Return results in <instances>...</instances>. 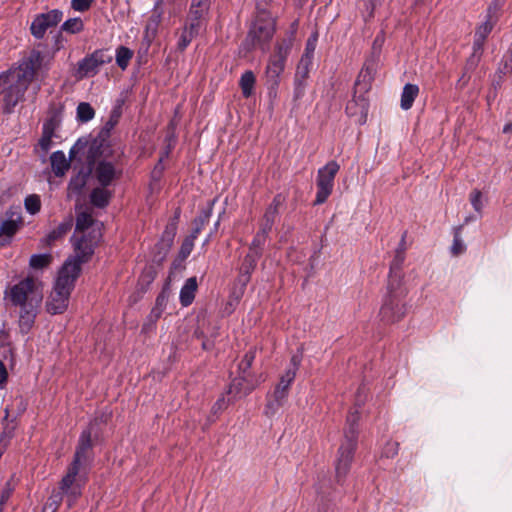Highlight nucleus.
<instances>
[{
    "label": "nucleus",
    "instance_id": "obj_60",
    "mask_svg": "<svg viewBox=\"0 0 512 512\" xmlns=\"http://www.w3.org/2000/svg\"><path fill=\"white\" fill-rule=\"evenodd\" d=\"M12 492L13 489L11 488L10 483H6V486L4 487L0 495V504L4 506L11 497Z\"/></svg>",
    "mask_w": 512,
    "mask_h": 512
},
{
    "label": "nucleus",
    "instance_id": "obj_61",
    "mask_svg": "<svg viewBox=\"0 0 512 512\" xmlns=\"http://www.w3.org/2000/svg\"><path fill=\"white\" fill-rule=\"evenodd\" d=\"M275 223L262 219L260 222V228L258 230L259 233L269 236V233L272 230V227Z\"/></svg>",
    "mask_w": 512,
    "mask_h": 512
},
{
    "label": "nucleus",
    "instance_id": "obj_63",
    "mask_svg": "<svg viewBox=\"0 0 512 512\" xmlns=\"http://www.w3.org/2000/svg\"><path fill=\"white\" fill-rule=\"evenodd\" d=\"M279 215V211H276L272 208H269L267 207L266 210H265V213L262 217V219H265V220H268V221H271L273 223H275L276 221V218L278 217Z\"/></svg>",
    "mask_w": 512,
    "mask_h": 512
},
{
    "label": "nucleus",
    "instance_id": "obj_8",
    "mask_svg": "<svg viewBox=\"0 0 512 512\" xmlns=\"http://www.w3.org/2000/svg\"><path fill=\"white\" fill-rule=\"evenodd\" d=\"M113 57L108 49H97L78 61L74 76L78 80L97 75L102 66L109 64Z\"/></svg>",
    "mask_w": 512,
    "mask_h": 512
},
{
    "label": "nucleus",
    "instance_id": "obj_28",
    "mask_svg": "<svg viewBox=\"0 0 512 512\" xmlns=\"http://www.w3.org/2000/svg\"><path fill=\"white\" fill-rule=\"evenodd\" d=\"M214 204V201H212L208 208L203 209L200 211L199 215L193 220V229L190 233L192 238H197L198 235L201 233L205 225L209 222V219L212 214V206Z\"/></svg>",
    "mask_w": 512,
    "mask_h": 512
},
{
    "label": "nucleus",
    "instance_id": "obj_34",
    "mask_svg": "<svg viewBox=\"0 0 512 512\" xmlns=\"http://www.w3.org/2000/svg\"><path fill=\"white\" fill-rule=\"evenodd\" d=\"M208 14V10L201 8H193V6H190L187 24H193L195 28L201 30L205 25Z\"/></svg>",
    "mask_w": 512,
    "mask_h": 512
},
{
    "label": "nucleus",
    "instance_id": "obj_6",
    "mask_svg": "<svg viewBox=\"0 0 512 512\" xmlns=\"http://www.w3.org/2000/svg\"><path fill=\"white\" fill-rule=\"evenodd\" d=\"M275 21L271 17H258L250 27L243 42L244 48L250 52L256 48L262 52L269 50L270 41L275 33Z\"/></svg>",
    "mask_w": 512,
    "mask_h": 512
},
{
    "label": "nucleus",
    "instance_id": "obj_59",
    "mask_svg": "<svg viewBox=\"0 0 512 512\" xmlns=\"http://www.w3.org/2000/svg\"><path fill=\"white\" fill-rule=\"evenodd\" d=\"M315 48L316 44L314 43V41H312V38H308L305 47V52L301 57H309V60H313Z\"/></svg>",
    "mask_w": 512,
    "mask_h": 512
},
{
    "label": "nucleus",
    "instance_id": "obj_64",
    "mask_svg": "<svg viewBox=\"0 0 512 512\" xmlns=\"http://www.w3.org/2000/svg\"><path fill=\"white\" fill-rule=\"evenodd\" d=\"M187 258H181V255H177V257L174 259L171 269L174 271H182L184 270V262Z\"/></svg>",
    "mask_w": 512,
    "mask_h": 512
},
{
    "label": "nucleus",
    "instance_id": "obj_62",
    "mask_svg": "<svg viewBox=\"0 0 512 512\" xmlns=\"http://www.w3.org/2000/svg\"><path fill=\"white\" fill-rule=\"evenodd\" d=\"M285 201V197L282 194H277L274 196L272 202L268 206L276 211H279V208L283 205Z\"/></svg>",
    "mask_w": 512,
    "mask_h": 512
},
{
    "label": "nucleus",
    "instance_id": "obj_9",
    "mask_svg": "<svg viewBox=\"0 0 512 512\" xmlns=\"http://www.w3.org/2000/svg\"><path fill=\"white\" fill-rule=\"evenodd\" d=\"M68 486H63L62 480L59 482L58 489H53L47 502L44 506V511L57 512L64 495L67 496L68 508H71L75 500L81 495L82 483L80 479H71V483H67Z\"/></svg>",
    "mask_w": 512,
    "mask_h": 512
},
{
    "label": "nucleus",
    "instance_id": "obj_4",
    "mask_svg": "<svg viewBox=\"0 0 512 512\" xmlns=\"http://www.w3.org/2000/svg\"><path fill=\"white\" fill-rule=\"evenodd\" d=\"M359 411L356 409L349 412L346 419V426L344 428L343 440L338 449V456L336 460V478L338 483L345 478L350 470L351 463L353 461L354 453L358 444V422H359Z\"/></svg>",
    "mask_w": 512,
    "mask_h": 512
},
{
    "label": "nucleus",
    "instance_id": "obj_26",
    "mask_svg": "<svg viewBox=\"0 0 512 512\" xmlns=\"http://www.w3.org/2000/svg\"><path fill=\"white\" fill-rule=\"evenodd\" d=\"M50 161L52 170L58 177L63 176L70 167V163L66 159L64 152L60 150L51 154Z\"/></svg>",
    "mask_w": 512,
    "mask_h": 512
},
{
    "label": "nucleus",
    "instance_id": "obj_13",
    "mask_svg": "<svg viewBox=\"0 0 512 512\" xmlns=\"http://www.w3.org/2000/svg\"><path fill=\"white\" fill-rule=\"evenodd\" d=\"M294 379L295 376H293V372H285L280 377L279 383L276 385L273 393V400L268 401L265 407L266 415L275 414V412L284 404Z\"/></svg>",
    "mask_w": 512,
    "mask_h": 512
},
{
    "label": "nucleus",
    "instance_id": "obj_39",
    "mask_svg": "<svg viewBox=\"0 0 512 512\" xmlns=\"http://www.w3.org/2000/svg\"><path fill=\"white\" fill-rule=\"evenodd\" d=\"M133 57V51L125 46H119L116 49V63L122 69L125 70L131 58Z\"/></svg>",
    "mask_w": 512,
    "mask_h": 512
},
{
    "label": "nucleus",
    "instance_id": "obj_3",
    "mask_svg": "<svg viewBox=\"0 0 512 512\" xmlns=\"http://www.w3.org/2000/svg\"><path fill=\"white\" fill-rule=\"evenodd\" d=\"M98 421L99 419L95 418L89 423V426L81 432L73 461L68 466L67 472L62 478L63 486H68L67 483H71V479H80V482L82 484L84 483L81 472L86 474L93 461L92 433L94 427L98 424Z\"/></svg>",
    "mask_w": 512,
    "mask_h": 512
},
{
    "label": "nucleus",
    "instance_id": "obj_10",
    "mask_svg": "<svg viewBox=\"0 0 512 512\" xmlns=\"http://www.w3.org/2000/svg\"><path fill=\"white\" fill-rule=\"evenodd\" d=\"M339 169V164L332 160L318 170L316 178L317 193L314 205H321L329 198L333 191L334 179Z\"/></svg>",
    "mask_w": 512,
    "mask_h": 512
},
{
    "label": "nucleus",
    "instance_id": "obj_24",
    "mask_svg": "<svg viewBox=\"0 0 512 512\" xmlns=\"http://www.w3.org/2000/svg\"><path fill=\"white\" fill-rule=\"evenodd\" d=\"M39 306H26L20 308L19 329L22 334H27L34 325Z\"/></svg>",
    "mask_w": 512,
    "mask_h": 512
},
{
    "label": "nucleus",
    "instance_id": "obj_20",
    "mask_svg": "<svg viewBox=\"0 0 512 512\" xmlns=\"http://www.w3.org/2000/svg\"><path fill=\"white\" fill-rule=\"evenodd\" d=\"M257 386L255 381L250 374H241L234 378L229 385L228 393L234 394L235 396H245L251 393Z\"/></svg>",
    "mask_w": 512,
    "mask_h": 512
},
{
    "label": "nucleus",
    "instance_id": "obj_46",
    "mask_svg": "<svg viewBox=\"0 0 512 512\" xmlns=\"http://www.w3.org/2000/svg\"><path fill=\"white\" fill-rule=\"evenodd\" d=\"M512 73V56L509 59L503 60L496 72L498 80L494 83L495 86H500L503 81V76Z\"/></svg>",
    "mask_w": 512,
    "mask_h": 512
},
{
    "label": "nucleus",
    "instance_id": "obj_25",
    "mask_svg": "<svg viewBox=\"0 0 512 512\" xmlns=\"http://www.w3.org/2000/svg\"><path fill=\"white\" fill-rule=\"evenodd\" d=\"M197 286L196 277H190L185 281L179 294V300L183 307H188L192 304L197 291Z\"/></svg>",
    "mask_w": 512,
    "mask_h": 512
},
{
    "label": "nucleus",
    "instance_id": "obj_43",
    "mask_svg": "<svg viewBox=\"0 0 512 512\" xmlns=\"http://www.w3.org/2000/svg\"><path fill=\"white\" fill-rule=\"evenodd\" d=\"M24 206L29 214H37L41 209L40 196L37 194L28 195L24 200Z\"/></svg>",
    "mask_w": 512,
    "mask_h": 512
},
{
    "label": "nucleus",
    "instance_id": "obj_56",
    "mask_svg": "<svg viewBox=\"0 0 512 512\" xmlns=\"http://www.w3.org/2000/svg\"><path fill=\"white\" fill-rule=\"evenodd\" d=\"M167 301H168L167 295L164 292H161L157 296L155 305L152 309L155 310L156 312L162 314L166 308Z\"/></svg>",
    "mask_w": 512,
    "mask_h": 512
},
{
    "label": "nucleus",
    "instance_id": "obj_1",
    "mask_svg": "<svg viewBox=\"0 0 512 512\" xmlns=\"http://www.w3.org/2000/svg\"><path fill=\"white\" fill-rule=\"evenodd\" d=\"M99 242V231H93L79 240L75 239L74 255L67 258L60 268L53 291L46 304L50 314H60L66 310L70 294L81 273L82 264L91 259Z\"/></svg>",
    "mask_w": 512,
    "mask_h": 512
},
{
    "label": "nucleus",
    "instance_id": "obj_12",
    "mask_svg": "<svg viewBox=\"0 0 512 512\" xmlns=\"http://www.w3.org/2000/svg\"><path fill=\"white\" fill-rule=\"evenodd\" d=\"M118 166L110 160L100 159L95 165L91 166L92 178L98 185L110 187L122 176V169Z\"/></svg>",
    "mask_w": 512,
    "mask_h": 512
},
{
    "label": "nucleus",
    "instance_id": "obj_38",
    "mask_svg": "<svg viewBox=\"0 0 512 512\" xmlns=\"http://www.w3.org/2000/svg\"><path fill=\"white\" fill-rule=\"evenodd\" d=\"M77 120L81 123H86L92 120L95 116V110L87 102H81L77 106Z\"/></svg>",
    "mask_w": 512,
    "mask_h": 512
},
{
    "label": "nucleus",
    "instance_id": "obj_23",
    "mask_svg": "<svg viewBox=\"0 0 512 512\" xmlns=\"http://www.w3.org/2000/svg\"><path fill=\"white\" fill-rule=\"evenodd\" d=\"M113 194V191L108 186L98 185L90 193V203L96 208H105L109 205Z\"/></svg>",
    "mask_w": 512,
    "mask_h": 512
},
{
    "label": "nucleus",
    "instance_id": "obj_33",
    "mask_svg": "<svg viewBox=\"0 0 512 512\" xmlns=\"http://www.w3.org/2000/svg\"><path fill=\"white\" fill-rule=\"evenodd\" d=\"M91 172V167H88L87 170L81 169L75 177L71 178L69 182V189L75 193H80L86 186Z\"/></svg>",
    "mask_w": 512,
    "mask_h": 512
},
{
    "label": "nucleus",
    "instance_id": "obj_36",
    "mask_svg": "<svg viewBox=\"0 0 512 512\" xmlns=\"http://www.w3.org/2000/svg\"><path fill=\"white\" fill-rule=\"evenodd\" d=\"M167 10L169 11V13H171L169 8H167L166 6H164L162 4H158V1H156L155 5L153 7V10H152V14L149 18L147 28L157 30L159 24L162 21V17L166 13Z\"/></svg>",
    "mask_w": 512,
    "mask_h": 512
},
{
    "label": "nucleus",
    "instance_id": "obj_49",
    "mask_svg": "<svg viewBox=\"0 0 512 512\" xmlns=\"http://www.w3.org/2000/svg\"><path fill=\"white\" fill-rule=\"evenodd\" d=\"M121 115L120 107H116L112 110L109 120L106 122L103 130L101 131V135L105 134V136L109 135V132L116 126L119 121Z\"/></svg>",
    "mask_w": 512,
    "mask_h": 512
},
{
    "label": "nucleus",
    "instance_id": "obj_37",
    "mask_svg": "<svg viewBox=\"0 0 512 512\" xmlns=\"http://www.w3.org/2000/svg\"><path fill=\"white\" fill-rule=\"evenodd\" d=\"M256 82L254 73L251 70L245 71L240 78V87L244 97L248 98L252 95Z\"/></svg>",
    "mask_w": 512,
    "mask_h": 512
},
{
    "label": "nucleus",
    "instance_id": "obj_5",
    "mask_svg": "<svg viewBox=\"0 0 512 512\" xmlns=\"http://www.w3.org/2000/svg\"><path fill=\"white\" fill-rule=\"evenodd\" d=\"M407 291L404 286L390 287L387 285V293L383 298L379 316L382 322L392 324L400 321L406 314Z\"/></svg>",
    "mask_w": 512,
    "mask_h": 512
},
{
    "label": "nucleus",
    "instance_id": "obj_48",
    "mask_svg": "<svg viewBox=\"0 0 512 512\" xmlns=\"http://www.w3.org/2000/svg\"><path fill=\"white\" fill-rule=\"evenodd\" d=\"M461 229H462V226H459L455 230L453 244L451 246V253L454 256H458V255L464 253L465 250H466V246H465V244L463 243V241H462V239L460 237V230Z\"/></svg>",
    "mask_w": 512,
    "mask_h": 512
},
{
    "label": "nucleus",
    "instance_id": "obj_16",
    "mask_svg": "<svg viewBox=\"0 0 512 512\" xmlns=\"http://www.w3.org/2000/svg\"><path fill=\"white\" fill-rule=\"evenodd\" d=\"M94 219L88 212H80L76 217V227L73 236L71 237L72 245L74 246L75 239L79 240L82 237L92 233L93 231H99L100 239L102 238L101 229L93 227Z\"/></svg>",
    "mask_w": 512,
    "mask_h": 512
},
{
    "label": "nucleus",
    "instance_id": "obj_15",
    "mask_svg": "<svg viewBox=\"0 0 512 512\" xmlns=\"http://www.w3.org/2000/svg\"><path fill=\"white\" fill-rule=\"evenodd\" d=\"M406 259V253H402V250H395L394 257L390 263L388 283L390 287L404 286L403 285V264Z\"/></svg>",
    "mask_w": 512,
    "mask_h": 512
},
{
    "label": "nucleus",
    "instance_id": "obj_29",
    "mask_svg": "<svg viewBox=\"0 0 512 512\" xmlns=\"http://www.w3.org/2000/svg\"><path fill=\"white\" fill-rule=\"evenodd\" d=\"M73 220L71 217L61 222L55 229H53L45 238L47 245H52L57 240L64 237L72 228Z\"/></svg>",
    "mask_w": 512,
    "mask_h": 512
},
{
    "label": "nucleus",
    "instance_id": "obj_51",
    "mask_svg": "<svg viewBox=\"0 0 512 512\" xmlns=\"http://www.w3.org/2000/svg\"><path fill=\"white\" fill-rule=\"evenodd\" d=\"M470 202L474 210L481 216L484 204L482 201V193L479 190L475 189L470 193Z\"/></svg>",
    "mask_w": 512,
    "mask_h": 512
},
{
    "label": "nucleus",
    "instance_id": "obj_57",
    "mask_svg": "<svg viewBox=\"0 0 512 512\" xmlns=\"http://www.w3.org/2000/svg\"><path fill=\"white\" fill-rule=\"evenodd\" d=\"M54 134L42 131V136L39 140V145L44 152H48L52 145V138Z\"/></svg>",
    "mask_w": 512,
    "mask_h": 512
},
{
    "label": "nucleus",
    "instance_id": "obj_54",
    "mask_svg": "<svg viewBox=\"0 0 512 512\" xmlns=\"http://www.w3.org/2000/svg\"><path fill=\"white\" fill-rule=\"evenodd\" d=\"M398 449H399L398 442L389 441L386 443L385 447L383 448L382 456L386 457V458H392L395 455H397Z\"/></svg>",
    "mask_w": 512,
    "mask_h": 512
},
{
    "label": "nucleus",
    "instance_id": "obj_42",
    "mask_svg": "<svg viewBox=\"0 0 512 512\" xmlns=\"http://www.w3.org/2000/svg\"><path fill=\"white\" fill-rule=\"evenodd\" d=\"M83 29H84V24H83V21L81 20V18H79V17L70 18V19L66 20L61 26L62 31H65V32H68L71 34L79 33Z\"/></svg>",
    "mask_w": 512,
    "mask_h": 512
},
{
    "label": "nucleus",
    "instance_id": "obj_7",
    "mask_svg": "<svg viewBox=\"0 0 512 512\" xmlns=\"http://www.w3.org/2000/svg\"><path fill=\"white\" fill-rule=\"evenodd\" d=\"M8 297L16 307L39 306L42 301V292L35 280L27 277L10 288Z\"/></svg>",
    "mask_w": 512,
    "mask_h": 512
},
{
    "label": "nucleus",
    "instance_id": "obj_31",
    "mask_svg": "<svg viewBox=\"0 0 512 512\" xmlns=\"http://www.w3.org/2000/svg\"><path fill=\"white\" fill-rule=\"evenodd\" d=\"M63 108H52L49 111V116L43 124L42 131L54 134L59 128L62 121Z\"/></svg>",
    "mask_w": 512,
    "mask_h": 512
},
{
    "label": "nucleus",
    "instance_id": "obj_18",
    "mask_svg": "<svg viewBox=\"0 0 512 512\" xmlns=\"http://www.w3.org/2000/svg\"><path fill=\"white\" fill-rule=\"evenodd\" d=\"M177 225L176 221H170L162 234L160 242L156 245V248L159 249L158 255L155 256V259L158 262H161L165 259L167 253L173 245L174 238L177 233Z\"/></svg>",
    "mask_w": 512,
    "mask_h": 512
},
{
    "label": "nucleus",
    "instance_id": "obj_44",
    "mask_svg": "<svg viewBox=\"0 0 512 512\" xmlns=\"http://www.w3.org/2000/svg\"><path fill=\"white\" fill-rule=\"evenodd\" d=\"M256 357V349L250 348L239 363L238 369L241 374H246L252 366Z\"/></svg>",
    "mask_w": 512,
    "mask_h": 512
},
{
    "label": "nucleus",
    "instance_id": "obj_22",
    "mask_svg": "<svg viewBox=\"0 0 512 512\" xmlns=\"http://www.w3.org/2000/svg\"><path fill=\"white\" fill-rule=\"evenodd\" d=\"M22 223L21 217L7 219L0 224V248L8 245Z\"/></svg>",
    "mask_w": 512,
    "mask_h": 512
},
{
    "label": "nucleus",
    "instance_id": "obj_52",
    "mask_svg": "<svg viewBox=\"0 0 512 512\" xmlns=\"http://www.w3.org/2000/svg\"><path fill=\"white\" fill-rule=\"evenodd\" d=\"M307 83L294 78L293 101L297 102L305 95Z\"/></svg>",
    "mask_w": 512,
    "mask_h": 512
},
{
    "label": "nucleus",
    "instance_id": "obj_35",
    "mask_svg": "<svg viewBox=\"0 0 512 512\" xmlns=\"http://www.w3.org/2000/svg\"><path fill=\"white\" fill-rule=\"evenodd\" d=\"M293 40L294 35L293 33H290L287 37L278 41L275 45V50L272 56L287 60V57L293 45Z\"/></svg>",
    "mask_w": 512,
    "mask_h": 512
},
{
    "label": "nucleus",
    "instance_id": "obj_53",
    "mask_svg": "<svg viewBox=\"0 0 512 512\" xmlns=\"http://www.w3.org/2000/svg\"><path fill=\"white\" fill-rule=\"evenodd\" d=\"M94 0H71V7L75 11L85 12L89 10Z\"/></svg>",
    "mask_w": 512,
    "mask_h": 512
},
{
    "label": "nucleus",
    "instance_id": "obj_21",
    "mask_svg": "<svg viewBox=\"0 0 512 512\" xmlns=\"http://www.w3.org/2000/svg\"><path fill=\"white\" fill-rule=\"evenodd\" d=\"M286 60L279 57L270 56L268 64L266 66L265 74L268 83L273 88H276L280 82V75L285 69Z\"/></svg>",
    "mask_w": 512,
    "mask_h": 512
},
{
    "label": "nucleus",
    "instance_id": "obj_11",
    "mask_svg": "<svg viewBox=\"0 0 512 512\" xmlns=\"http://www.w3.org/2000/svg\"><path fill=\"white\" fill-rule=\"evenodd\" d=\"M103 138L102 135L98 138L88 139L79 138L69 151L70 160L75 159L78 155H85L88 163V167H91L97 163L98 159H101V153L103 149Z\"/></svg>",
    "mask_w": 512,
    "mask_h": 512
},
{
    "label": "nucleus",
    "instance_id": "obj_27",
    "mask_svg": "<svg viewBox=\"0 0 512 512\" xmlns=\"http://www.w3.org/2000/svg\"><path fill=\"white\" fill-rule=\"evenodd\" d=\"M123 156L124 150L122 147H113L106 141L105 138H103V149L101 153V159L110 160L115 165H121Z\"/></svg>",
    "mask_w": 512,
    "mask_h": 512
},
{
    "label": "nucleus",
    "instance_id": "obj_14",
    "mask_svg": "<svg viewBox=\"0 0 512 512\" xmlns=\"http://www.w3.org/2000/svg\"><path fill=\"white\" fill-rule=\"evenodd\" d=\"M63 18V12L54 9L47 13L37 15L31 23V34L36 39H42L49 28H52L61 22Z\"/></svg>",
    "mask_w": 512,
    "mask_h": 512
},
{
    "label": "nucleus",
    "instance_id": "obj_47",
    "mask_svg": "<svg viewBox=\"0 0 512 512\" xmlns=\"http://www.w3.org/2000/svg\"><path fill=\"white\" fill-rule=\"evenodd\" d=\"M162 314L156 312L155 310L151 309L149 315L146 317L145 322L142 325V332L143 333H150L153 331L156 327V323L158 319L161 317Z\"/></svg>",
    "mask_w": 512,
    "mask_h": 512
},
{
    "label": "nucleus",
    "instance_id": "obj_19",
    "mask_svg": "<svg viewBox=\"0 0 512 512\" xmlns=\"http://www.w3.org/2000/svg\"><path fill=\"white\" fill-rule=\"evenodd\" d=\"M494 27V22L492 21L491 15H487V19L481 25H479L474 34L473 41V58L476 57L477 60L480 58L486 38L491 33Z\"/></svg>",
    "mask_w": 512,
    "mask_h": 512
},
{
    "label": "nucleus",
    "instance_id": "obj_41",
    "mask_svg": "<svg viewBox=\"0 0 512 512\" xmlns=\"http://www.w3.org/2000/svg\"><path fill=\"white\" fill-rule=\"evenodd\" d=\"M311 66L312 60H309V57H301L294 78L306 81L309 76Z\"/></svg>",
    "mask_w": 512,
    "mask_h": 512
},
{
    "label": "nucleus",
    "instance_id": "obj_32",
    "mask_svg": "<svg viewBox=\"0 0 512 512\" xmlns=\"http://www.w3.org/2000/svg\"><path fill=\"white\" fill-rule=\"evenodd\" d=\"M199 32L200 30L195 28L193 24H186L177 43L178 49L184 51Z\"/></svg>",
    "mask_w": 512,
    "mask_h": 512
},
{
    "label": "nucleus",
    "instance_id": "obj_50",
    "mask_svg": "<svg viewBox=\"0 0 512 512\" xmlns=\"http://www.w3.org/2000/svg\"><path fill=\"white\" fill-rule=\"evenodd\" d=\"M197 238H192L191 235H188L182 242L180 250L178 252L181 255V258H188L194 248V242Z\"/></svg>",
    "mask_w": 512,
    "mask_h": 512
},
{
    "label": "nucleus",
    "instance_id": "obj_2",
    "mask_svg": "<svg viewBox=\"0 0 512 512\" xmlns=\"http://www.w3.org/2000/svg\"><path fill=\"white\" fill-rule=\"evenodd\" d=\"M43 67L49 69L48 64H44V55L38 50H32L17 67L0 75V101L3 103L4 113L13 112L15 106L24 99L36 72Z\"/></svg>",
    "mask_w": 512,
    "mask_h": 512
},
{
    "label": "nucleus",
    "instance_id": "obj_17",
    "mask_svg": "<svg viewBox=\"0 0 512 512\" xmlns=\"http://www.w3.org/2000/svg\"><path fill=\"white\" fill-rule=\"evenodd\" d=\"M261 257L258 254L248 252L239 267V275L237 278L238 284L244 290L250 282L251 275L257 266V262Z\"/></svg>",
    "mask_w": 512,
    "mask_h": 512
},
{
    "label": "nucleus",
    "instance_id": "obj_58",
    "mask_svg": "<svg viewBox=\"0 0 512 512\" xmlns=\"http://www.w3.org/2000/svg\"><path fill=\"white\" fill-rule=\"evenodd\" d=\"M301 360H302V356L301 355H298V354H295L291 357L290 359V365L289 367L286 369L285 372H293V376L296 377V373L299 369V366L301 364Z\"/></svg>",
    "mask_w": 512,
    "mask_h": 512
},
{
    "label": "nucleus",
    "instance_id": "obj_55",
    "mask_svg": "<svg viewBox=\"0 0 512 512\" xmlns=\"http://www.w3.org/2000/svg\"><path fill=\"white\" fill-rule=\"evenodd\" d=\"M316 493L319 497V505H324V502L326 500V494H328V481L324 480L323 482H320L315 487Z\"/></svg>",
    "mask_w": 512,
    "mask_h": 512
},
{
    "label": "nucleus",
    "instance_id": "obj_30",
    "mask_svg": "<svg viewBox=\"0 0 512 512\" xmlns=\"http://www.w3.org/2000/svg\"><path fill=\"white\" fill-rule=\"evenodd\" d=\"M419 94V87L416 84L407 83L402 90L400 106L403 110L412 107L414 100Z\"/></svg>",
    "mask_w": 512,
    "mask_h": 512
},
{
    "label": "nucleus",
    "instance_id": "obj_40",
    "mask_svg": "<svg viewBox=\"0 0 512 512\" xmlns=\"http://www.w3.org/2000/svg\"><path fill=\"white\" fill-rule=\"evenodd\" d=\"M52 262V255L49 253L44 254H33L30 257L29 265L33 269H43Z\"/></svg>",
    "mask_w": 512,
    "mask_h": 512
},
{
    "label": "nucleus",
    "instance_id": "obj_45",
    "mask_svg": "<svg viewBox=\"0 0 512 512\" xmlns=\"http://www.w3.org/2000/svg\"><path fill=\"white\" fill-rule=\"evenodd\" d=\"M267 238L268 236L257 232L249 246V252H256L258 256L261 257L263 254V248L266 244Z\"/></svg>",
    "mask_w": 512,
    "mask_h": 512
}]
</instances>
